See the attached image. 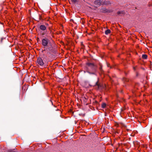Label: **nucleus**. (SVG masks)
I'll return each instance as SVG.
<instances>
[{"label":"nucleus","mask_w":152,"mask_h":152,"mask_svg":"<svg viewBox=\"0 0 152 152\" xmlns=\"http://www.w3.org/2000/svg\"><path fill=\"white\" fill-rule=\"evenodd\" d=\"M86 72L90 75H96L97 73V66L94 64L88 62L86 64Z\"/></svg>","instance_id":"1"},{"label":"nucleus","mask_w":152,"mask_h":152,"mask_svg":"<svg viewBox=\"0 0 152 152\" xmlns=\"http://www.w3.org/2000/svg\"><path fill=\"white\" fill-rule=\"evenodd\" d=\"M94 4L96 6H99L100 5L104 4V3L103 1L97 0L94 1Z\"/></svg>","instance_id":"2"},{"label":"nucleus","mask_w":152,"mask_h":152,"mask_svg":"<svg viewBox=\"0 0 152 152\" xmlns=\"http://www.w3.org/2000/svg\"><path fill=\"white\" fill-rule=\"evenodd\" d=\"M49 40L48 39H43L42 40V45L45 47H46L48 45L49 43Z\"/></svg>","instance_id":"3"},{"label":"nucleus","mask_w":152,"mask_h":152,"mask_svg":"<svg viewBox=\"0 0 152 152\" xmlns=\"http://www.w3.org/2000/svg\"><path fill=\"white\" fill-rule=\"evenodd\" d=\"M37 62L39 65L41 66H42L44 64V62L41 57H38L37 58Z\"/></svg>","instance_id":"4"},{"label":"nucleus","mask_w":152,"mask_h":152,"mask_svg":"<svg viewBox=\"0 0 152 152\" xmlns=\"http://www.w3.org/2000/svg\"><path fill=\"white\" fill-rule=\"evenodd\" d=\"M39 28L41 30L43 31H45L46 29V27L44 25H40Z\"/></svg>","instance_id":"5"},{"label":"nucleus","mask_w":152,"mask_h":152,"mask_svg":"<svg viewBox=\"0 0 152 152\" xmlns=\"http://www.w3.org/2000/svg\"><path fill=\"white\" fill-rule=\"evenodd\" d=\"M111 32V31L109 29H107L106 31H105V33L107 35L108 34H110Z\"/></svg>","instance_id":"6"},{"label":"nucleus","mask_w":152,"mask_h":152,"mask_svg":"<svg viewBox=\"0 0 152 152\" xmlns=\"http://www.w3.org/2000/svg\"><path fill=\"white\" fill-rule=\"evenodd\" d=\"M124 11H120L118 12V14L119 15L121 13L124 14Z\"/></svg>","instance_id":"7"},{"label":"nucleus","mask_w":152,"mask_h":152,"mask_svg":"<svg viewBox=\"0 0 152 152\" xmlns=\"http://www.w3.org/2000/svg\"><path fill=\"white\" fill-rule=\"evenodd\" d=\"M106 104L105 103H103L102 104V107L103 108H105L106 106Z\"/></svg>","instance_id":"8"},{"label":"nucleus","mask_w":152,"mask_h":152,"mask_svg":"<svg viewBox=\"0 0 152 152\" xmlns=\"http://www.w3.org/2000/svg\"><path fill=\"white\" fill-rule=\"evenodd\" d=\"M100 11L101 12H106V10L105 9H102Z\"/></svg>","instance_id":"9"},{"label":"nucleus","mask_w":152,"mask_h":152,"mask_svg":"<svg viewBox=\"0 0 152 152\" xmlns=\"http://www.w3.org/2000/svg\"><path fill=\"white\" fill-rule=\"evenodd\" d=\"M147 56L146 55H142V58H144V59H146L147 58Z\"/></svg>","instance_id":"10"},{"label":"nucleus","mask_w":152,"mask_h":152,"mask_svg":"<svg viewBox=\"0 0 152 152\" xmlns=\"http://www.w3.org/2000/svg\"><path fill=\"white\" fill-rule=\"evenodd\" d=\"M71 1L74 3H75L77 1V0H71Z\"/></svg>","instance_id":"11"},{"label":"nucleus","mask_w":152,"mask_h":152,"mask_svg":"<svg viewBox=\"0 0 152 152\" xmlns=\"http://www.w3.org/2000/svg\"><path fill=\"white\" fill-rule=\"evenodd\" d=\"M8 152H15V151L13 150H10Z\"/></svg>","instance_id":"12"},{"label":"nucleus","mask_w":152,"mask_h":152,"mask_svg":"<svg viewBox=\"0 0 152 152\" xmlns=\"http://www.w3.org/2000/svg\"><path fill=\"white\" fill-rule=\"evenodd\" d=\"M100 67L99 68V69L101 71L102 69V66L100 65Z\"/></svg>","instance_id":"13"},{"label":"nucleus","mask_w":152,"mask_h":152,"mask_svg":"<svg viewBox=\"0 0 152 152\" xmlns=\"http://www.w3.org/2000/svg\"><path fill=\"white\" fill-rule=\"evenodd\" d=\"M133 69H134V70H135V67H133Z\"/></svg>","instance_id":"14"}]
</instances>
